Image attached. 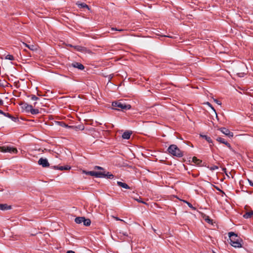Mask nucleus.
Returning a JSON list of instances; mask_svg holds the SVG:
<instances>
[{
  "mask_svg": "<svg viewBox=\"0 0 253 253\" xmlns=\"http://www.w3.org/2000/svg\"><path fill=\"white\" fill-rule=\"evenodd\" d=\"M180 201H182L184 203L187 204V202H188L187 201H185V200H182V199H179Z\"/></svg>",
  "mask_w": 253,
  "mask_h": 253,
  "instance_id": "obj_45",
  "label": "nucleus"
},
{
  "mask_svg": "<svg viewBox=\"0 0 253 253\" xmlns=\"http://www.w3.org/2000/svg\"><path fill=\"white\" fill-rule=\"evenodd\" d=\"M117 184L119 186L122 187L124 188L130 189V187H129V186L125 183H123L121 181H118Z\"/></svg>",
  "mask_w": 253,
  "mask_h": 253,
  "instance_id": "obj_16",
  "label": "nucleus"
},
{
  "mask_svg": "<svg viewBox=\"0 0 253 253\" xmlns=\"http://www.w3.org/2000/svg\"><path fill=\"white\" fill-rule=\"evenodd\" d=\"M82 130H83L84 129V127H83V128H81Z\"/></svg>",
  "mask_w": 253,
  "mask_h": 253,
  "instance_id": "obj_57",
  "label": "nucleus"
},
{
  "mask_svg": "<svg viewBox=\"0 0 253 253\" xmlns=\"http://www.w3.org/2000/svg\"><path fill=\"white\" fill-rule=\"evenodd\" d=\"M83 172L86 174H88V171H86L85 170H83Z\"/></svg>",
  "mask_w": 253,
  "mask_h": 253,
  "instance_id": "obj_46",
  "label": "nucleus"
},
{
  "mask_svg": "<svg viewBox=\"0 0 253 253\" xmlns=\"http://www.w3.org/2000/svg\"><path fill=\"white\" fill-rule=\"evenodd\" d=\"M31 98L33 100H39V98L37 97H36L35 95H32Z\"/></svg>",
  "mask_w": 253,
  "mask_h": 253,
  "instance_id": "obj_32",
  "label": "nucleus"
},
{
  "mask_svg": "<svg viewBox=\"0 0 253 253\" xmlns=\"http://www.w3.org/2000/svg\"><path fill=\"white\" fill-rule=\"evenodd\" d=\"M253 215V211H250L247 212L244 215L243 217L245 218H251Z\"/></svg>",
  "mask_w": 253,
  "mask_h": 253,
  "instance_id": "obj_19",
  "label": "nucleus"
},
{
  "mask_svg": "<svg viewBox=\"0 0 253 253\" xmlns=\"http://www.w3.org/2000/svg\"><path fill=\"white\" fill-rule=\"evenodd\" d=\"M38 163L39 165H41L44 168L48 167L49 166V164L46 159L41 158L39 159Z\"/></svg>",
  "mask_w": 253,
  "mask_h": 253,
  "instance_id": "obj_5",
  "label": "nucleus"
},
{
  "mask_svg": "<svg viewBox=\"0 0 253 253\" xmlns=\"http://www.w3.org/2000/svg\"><path fill=\"white\" fill-rule=\"evenodd\" d=\"M30 112L32 114H37L39 113V110L33 109V108H32Z\"/></svg>",
  "mask_w": 253,
  "mask_h": 253,
  "instance_id": "obj_25",
  "label": "nucleus"
},
{
  "mask_svg": "<svg viewBox=\"0 0 253 253\" xmlns=\"http://www.w3.org/2000/svg\"><path fill=\"white\" fill-rule=\"evenodd\" d=\"M244 70L239 71L237 73V74L239 76V77H242V74H243L244 73Z\"/></svg>",
  "mask_w": 253,
  "mask_h": 253,
  "instance_id": "obj_28",
  "label": "nucleus"
},
{
  "mask_svg": "<svg viewBox=\"0 0 253 253\" xmlns=\"http://www.w3.org/2000/svg\"><path fill=\"white\" fill-rule=\"evenodd\" d=\"M219 129L221 131L222 133H223L225 135L228 136L229 137H232L233 136V132H230L228 129L225 127H221L219 128Z\"/></svg>",
  "mask_w": 253,
  "mask_h": 253,
  "instance_id": "obj_6",
  "label": "nucleus"
},
{
  "mask_svg": "<svg viewBox=\"0 0 253 253\" xmlns=\"http://www.w3.org/2000/svg\"><path fill=\"white\" fill-rule=\"evenodd\" d=\"M248 180L249 182L250 183V185L252 186H253V182L249 179H248Z\"/></svg>",
  "mask_w": 253,
  "mask_h": 253,
  "instance_id": "obj_38",
  "label": "nucleus"
},
{
  "mask_svg": "<svg viewBox=\"0 0 253 253\" xmlns=\"http://www.w3.org/2000/svg\"><path fill=\"white\" fill-rule=\"evenodd\" d=\"M58 123L62 126H64V127H69V128L73 127V126H68L67 125L63 123V122H58Z\"/></svg>",
  "mask_w": 253,
  "mask_h": 253,
  "instance_id": "obj_26",
  "label": "nucleus"
},
{
  "mask_svg": "<svg viewBox=\"0 0 253 253\" xmlns=\"http://www.w3.org/2000/svg\"><path fill=\"white\" fill-rule=\"evenodd\" d=\"M0 113L3 114V115H6L5 113H3L1 110H0Z\"/></svg>",
  "mask_w": 253,
  "mask_h": 253,
  "instance_id": "obj_47",
  "label": "nucleus"
},
{
  "mask_svg": "<svg viewBox=\"0 0 253 253\" xmlns=\"http://www.w3.org/2000/svg\"><path fill=\"white\" fill-rule=\"evenodd\" d=\"M53 168L54 169H59V170H69V169H71V167H70L69 166H66L65 167H63V166H60V167L54 166V167H53Z\"/></svg>",
  "mask_w": 253,
  "mask_h": 253,
  "instance_id": "obj_10",
  "label": "nucleus"
},
{
  "mask_svg": "<svg viewBox=\"0 0 253 253\" xmlns=\"http://www.w3.org/2000/svg\"><path fill=\"white\" fill-rule=\"evenodd\" d=\"M5 114L6 115H4V116H7V117H9V118H10L11 117H12V116H11L9 114H8V113H7V114L5 113Z\"/></svg>",
  "mask_w": 253,
  "mask_h": 253,
  "instance_id": "obj_39",
  "label": "nucleus"
},
{
  "mask_svg": "<svg viewBox=\"0 0 253 253\" xmlns=\"http://www.w3.org/2000/svg\"><path fill=\"white\" fill-rule=\"evenodd\" d=\"M112 217H113V218H115V219L116 220H120V221H124V220H122V219H121L119 218L118 217H115V216H112Z\"/></svg>",
  "mask_w": 253,
  "mask_h": 253,
  "instance_id": "obj_36",
  "label": "nucleus"
},
{
  "mask_svg": "<svg viewBox=\"0 0 253 253\" xmlns=\"http://www.w3.org/2000/svg\"><path fill=\"white\" fill-rule=\"evenodd\" d=\"M77 5H78L79 7H80L81 8H87L88 10H90V8L89 7V6L86 4L85 3H79V2H77L76 3Z\"/></svg>",
  "mask_w": 253,
  "mask_h": 253,
  "instance_id": "obj_18",
  "label": "nucleus"
},
{
  "mask_svg": "<svg viewBox=\"0 0 253 253\" xmlns=\"http://www.w3.org/2000/svg\"><path fill=\"white\" fill-rule=\"evenodd\" d=\"M74 48L78 51L83 52L87 50V48L81 46H74Z\"/></svg>",
  "mask_w": 253,
  "mask_h": 253,
  "instance_id": "obj_15",
  "label": "nucleus"
},
{
  "mask_svg": "<svg viewBox=\"0 0 253 253\" xmlns=\"http://www.w3.org/2000/svg\"><path fill=\"white\" fill-rule=\"evenodd\" d=\"M213 253H215L214 252H213Z\"/></svg>",
  "mask_w": 253,
  "mask_h": 253,
  "instance_id": "obj_58",
  "label": "nucleus"
},
{
  "mask_svg": "<svg viewBox=\"0 0 253 253\" xmlns=\"http://www.w3.org/2000/svg\"><path fill=\"white\" fill-rule=\"evenodd\" d=\"M230 238V244L234 248H241L242 247L243 240L239 237L237 234L234 232H229L228 233Z\"/></svg>",
  "mask_w": 253,
  "mask_h": 253,
  "instance_id": "obj_1",
  "label": "nucleus"
},
{
  "mask_svg": "<svg viewBox=\"0 0 253 253\" xmlns=\"http://www.w3.org/2000/svg\"><path fill=\"white\" fill-rule=\"evenodd\" d=\"M0 151L2 152H13L14 153H16L17 152V150L16 148L8 146L0 147Z\"/></svg>",
  "mask_w": 253,
  "mask_h": 253,
  "instance_id": "obj_4",
  "label": "nucleus"
},
{
  "mask_svg": "<svg viewBox=\"0 0 253 253\" xmlns=\"http://www.w3.org/2000/svg\"><path fill=\"white\" fill-rule=\"evenodd\" d=\"M243 67L244 68H245V69H244L245 71L246 70V69H247V67H245V66L244 65H243Z\"/></svg>",
  "mask_w": 253,
  "mask_h": 253,
  "instance_id": "obj_54",
  "label": "nucleus"
},
{
  "mask_svg": "<svg viewBox=\"0 0 253 253\" xmlns=\"http://www.w3.org/2000/svg\"><path fill=\"white\" fill-rule=\"evenodd\" d=\"M202 216L207 222L211 224H213L212 220L210 219L209 216H207L206 214L204 213H202Z\"/></svg>",
  "mask_w": 253,
  "mask_h": 253,
  "instance_id": "obj_17",
  "label": "nucleus"
},
{
  "mask_svg": "<svg viewBox=\"0 0 253 253\" xmlns=\"http://www.w3.org/2000/svg\"><path fill=\"white\" fill-rule=\"evenodd\" d=\"M84 218V217H78L75 218V221L77 223L80 224L83 222Z\"/></svg>",
  "mask_w": 253,
  "mask_h": 253,
  "instance_id": "obj_22",
  "label": "nucleus"
},
{
  "mask_svg": "<svg viewBox=\"0 0 253 253\" xmlns=\"http://www.w3.org/2000/svg\"><path fill=\"white\" fill-rule=\"evenodd\" d=\"M94 169H98V170H104V168H103L102 167H99V166H95Z\"/></svg>",
  "mask_w": 253,
  "mask_h": 253,
  "instance_id": "obj_29",
  "label": "nucleus"
},
{
  "mask_svg": "<svg viewBox=\"0 0 253 253\" xmlns=\"http://www.w3.org/2000/svg\"><path fill=\"white\" fill-rule=\"evenodd\" d=\"M102 176L107 177V178H112L114 177V175L112 174H109V172H107V173H104V175H102Z\"/></svg>",
  "mask_w": 253,
  "mask_h": 253,
  "instance_id": "obj_24",
  "label": "nucleus"
},
{
  "mask_svg": "<svg viewBox=\"0 0 253 253\" xmlns=\"http://www.w3.org/2000/svg\"><path fill=\"white\" fill-rule=\"evenodd\" d=\"M164 37H169V38H172L173 37H170V36H164Z\"/></svg>",
  "mask_w": 253,
  "mask_h": 253,
  "instance_id": "obj_51",
  "label": "nucleus"
},
{
  "mask_svg": "<svg viewBox=\"0 0 253 253\" xmlns=\"http://www.w3.org/2000/svg\"><path fill=\"white\" fill-rule=\"evenodd\" d=\"M67 45L70 46V47H74V46H73V45H72L71 44H68Z\"/></svg>",
  "mask_w": 253,
  "mask_h": 253,
  "instance_id": "obj_52",
  "label": "nucleus"
},
{
  "mask_svg": "<svg viewBox=\"0 0 253 253\" xmlns=\"http://www.w3.org/2000/svg\"><path fill=\"white\" fill-rule=\"evenodd\" d=\"M23 44H24L27 47H28L29 49H30V50H32V51H37L38 49L39 46L37 45H33V44L30 45L24 42H23Z\"/></svg>",
  "mask_w": 253,
  "mask_h": 253,
  "instance_id": "obj_9",
  "label": "nucleus"
},
{
  "mask_svg": "<svg viewBox=\"0 0 253 253\" xmlns=\"http://www.w3.org/2000/svg\"><path fill=\"white\" fill-rule=\"evenodd\" d=\"M192 162L196 165H199L202 162V161L197 159L196 157H193L192 158Z\"/></svg>",
  "mask_w": 253,
  "mask_h": 253,
  "instance_id": "obj_20",
  "label": "nucleus"
},
{
  "mask_svg": "<svg viewBox=\"0 0 253 253\" xmlns=\"http://www.w3.org/2000/svg\"><path fill=\"white\" fill-rule=\"evenodd\" d=\"M112 78H113V75H110L109 76V79H110V80L111 79H112Z\"/></svg>",
  "mask_w": 253,
  "mask_h": 253,
  "instance_id": "obj_48",
  "label": "nucleus"
},
{
  "mask_svg": "<svg viewBox=\"0 0 253 253\" xmlns=\"http://www.w3.org/2000/svg\"><path fill=\"white\" fill-rule=\"evenodd\" d=\"M118 31H124L123 29H119V30H118Z\"/></svg>",
  "mask_w": 253,
  "mask_h": 253,
  "instance_id": "obj_53",
  "label": "nucleus"
},
{
  "mask_svg": "<svg viewBox=\"0 0 253 253\" xmlns=\"http://www.w3.org/2000/svg\"><path fill=\"white\" fill-rule=\"evenodd\" d=\"M200 135L201 137L205 138L209 143H212V140H211V138L210 137H209V136H208L207 135H206L200 134Z\"/></svg>",
  "mask_w": 253,
  "mask_h": 253,
  "instance_id": "obj_21",
  "label": "nucleus"
},
{
  "mask_svg": "<svg viewBox=\"0 0 253 253\" xmlns=\"http://www.w3.org/2000/svg\"><path fill=\"white\" fill-rule=\"evenodd\" d=\"M11 209V206H8L6 204H0V210H10Z\"/></svg>",
  "mask_w": 253,
  "mask_h": 253,
  "instance_id": "obj_13",
  "label": "nucleus"
},
{
  "mask_svg": "<svg viewBox=\"0 0 253 253\" xmlns=\"http://www.w3.org/2000/svg\"><path fill=\"white\" fill-rule=\"evenodd\" d=\"M85 52H87L88 53H91V51L90 50L87 49V50H86Z\"/></svg>",
  "mask_w": 253,
  "mask_h": 253,
  "instance_id": "obj_43",
  "label": "nucleus"
},
{
  "mask_svg": "<svg viewBox=\"0 0 253 253\" xmlns=\"http://www.w3.org/2000/svg\"><path fill=\"white\" fill-rule=\"evenodd\" d=\"M3 104V101L2 100L0 99V104L2 105Z\"/></svg>",
  "mask_w": 253,
  "mask_h": 253,
  "instance_id": "obj_49",
  "label": "nucleus"
},
{
  "mask_svg": "<svg viewBox=\"0 0 253 253\" xmlns=\"http://www.w3.org/2000/svg\"><path fill=\"white\" fill-rule=\"evenodd\" d=\"M222 170L225 172V174L226 175L228 176V177H229V174H228L226 172V169L225 168H223L222 169Z\"/></svg>",
  "mask_w": 253,
  "mask_h": 253,
  "instance_id": "obj_40",
  "label": "nucleus"
},
{
  "mask_svg": "<svg viewBox=\"0 0 253 253\" xmlns=\"http://www.w3.org/2000/svg\"><path fill=\"white\" fill-rule=\"evenodd\" d=\"M216 140L220 143L225 144L230 149L231 148V145H230V144L229 143H228L227 141H225L224 140V139L223 138H222L221 137H219L217 138Z\"/></svg>",
  "mask_w": 253,
  "mask_h": 253,
  "instance_id": "obj_12",
  "label": "nucleus"
},
{
  "mask_svg": "<svg viewBox=\"0 0 253 253\" xmlns=\"http://www.w3.org/2000/svg\"><path fill=\"white\" fill-rule=\"evenodd\" d=\"M132 132L131 131H126L122 135V137L124 139H128L130 138V135Z\"/></svg>",
  "mask_w": 253,
  "mask_h": 253,
  "instance_id": "obj_14",
  "label": "nucleus"
},
{
  "mask_svg": "<svg viewBox=\"0 0 253 253\" xmlns=\"http://www.w3.org/2000/svg\"><path fill=\"white\" fill-rule=\"evenodd\" d=\"M137 201H138L140 203H143L144 204H147L145 202H143V201H140V200H137Z\"/></svg>",
  "mask_w": 253,
  "mask_h": 253,
  "instance_id": "obj_44",
  "label": "nucleus"
},
{
  "mask_svg": "<svg viewBox=\"0 0 253 253\" xmlns=\"http://www.w3.org/2000/svg\"><path fill=\"white\" fill-rule=\"evenodd\" d=\"M215 188H216L217 190H218V191H220L221 192H222L223 194H224V192H223V191L221 190H220V189H219L218 187H215Z\"/></svg>",
  "mask_w": 253,
  "mask_h": 253,
  "instance_id": "obj_41",
  "label": "nucleus"
},
{
  "mask_svg": "<svg viewBox=\"0 0 253 253\" xmlns=\"http://www.w3.org/2000/svg\"><path fill=\"white\" fill-rule=\"evenodd\" d=\"M83 222H84V225H85V226H89L91 223V221L89 219H85V218H84Z\"/></svg>",
  "mask_w": 253,
  "mask_h": 253,
  "instance_id": "obj_23",
  "label": "nucleus"
},
{
  "mask_svg": "<svg viewBox=\"0 0 253 253\" xmlns=\"http://www.w3.org/2000/svg\"><path fill=\"white\" fill-rule=\"evenodd\" d=\"M175 197L176 198H177V199H178V200H179V199H179L178 197H177L176 196H175Z\"/></svg>",
  "mask_w": 253,
  "mask_h": 253,
  "instance_id": "obj_55",
  "label": "nucleus"
},
{
  "mask_svg": "<svg viewBox=\"0 0 253 253\" xmlns=\"http://www.w3.org/2000/svg\"><path fill=\"white\" fill-rule=\"evenodd\" d=\"M22 105V108L24 109L27 112H31L33 108L32 105L27 104L26 103H23Z\"/></svg>",
  "mask_w": 253,
  "mask_h": 253,
  "instance_id": "obj_11",
  "label": "nucleus"
},
{
  "mask_svg": "<svg viewBox=\"0 0 253 253\" xmlns=\"http://www.w3.org/2000/svg\"><path fill=\"white\" fill-rule=\"evenodd\" d=\"M71 66L74 68H77L79 70H83L84 69V66L79 62H74L71 64Z\"/></svg>",
  "mask_w": 253,
  "mask_h": 253,
  "instance_id": "obj_8",
  "label": "nucleus"
},
{
  "mask_svg": "<svg viewBox=\"0 0 253 253\" xmlns=\"http://www.w3.org/2000/svg\"><path fill=\"white\" fill-rule=\"evenodd\" d=\"M168 151L170 154L178 157H181L183 155V152L175 145H170Z\"/></svg>",
  "mask_w": 253,
  "mask_h": 253,
  "instance_id": "obj_2",
  "label": "nucleus"
},
{
  "mask_svg": "<svg viewBox=\"0 0 253 253\" xmlns=\"http://www.w3.org/2000/svg\"><path fill=\"white\" fill-rule=\"evenodd\" d=\"M111 29H112V30H116V31H118V29H115V28H111Z\"/></svg>",
  "mask_w": 253,
  "mask_h": 253,
  "instance_id": "obj_50",
  "label": "nucleus"
},
{
  "mask_svg": "<svg viewBox=\"0 0 253 253\" xmlns=\"http://www.w3.org/2000/svg\"><path fill=\"white\" fill-rule=\"evenodd\" d=\"M205 104L208 105L209 107H210L213 111L215 110L214 108L211 106V103H210L209 102H207L206 103H205Z\"/></svg>",
  "mask_w": 253,
  "mask_h": 253,
  "instance_id": "obj_31",
  "label": "nucleus"
},
{
  "mask_svg": "<svg viewBox=\"0 0 253 253\" xmlns=\"http://www.w3.org/2000/svg\"><path fill=\"white\" fill-rule=\"evenodd\" d=\"M112 105L114 107H118L121 108L122 109H130L131 108L130 105L123 104L120 102H112Z\"/></svg>",
  "mask_w": 253,
  "mask_h": 253,
  "instance_id": "obj_3",
  "label": "nucleus"
},
{
  "mask_svg": "<svg viewBox=\"0 0 253 253\" xmlns=\"http://www.w3.org/2000/svg\"><path fill=\"white\" fill-rule=\"evenodd\" d=\"M213 112H214V114H215V118L216 119V120H217V121H218L219 119H218V116H217V113H216V112L215 110H214Z\"/></svg>",
  "mask_w": 253,
  "mask_h": 253,
  "instance_id": "obj_35",
  "label": "nucleus"
},
{
  "mask_svg": "<svg viewBox=\"0 0 253 253\" xmlns=\"http://www.w3.org/2000/svg\"><path fill=\"white\" fill-rule=\"evenodd\" d=\"M213 101H214L216 103H217L218 105H221V102H220L219 101L217 100V99H214V98H213Z\"/></svg>",
  "mask_w": 253,
  "mask_h": 253,
  "instance_id": "obj_33",
  "label": "nucleus"
},
{
  "mask_svg": "<svg viewBox=\"0 0 253 253\" xmlns=\"http://www.w3.org/2000/svg\"><path fill=\"white\" fill-rule=\"evenodd\" d=\"M218 169V167H217V166H214V167H212L210 168V169L211 170L216 169Z\"/></svg>",
  "mask_w": 253,
  "mask_h": 253,
  "instance_id": "obj_34",
  "label": "nucleus"
},
{
  "mask_svg": "<svg viewBox=\"0 0 253 253\" xmlns=\"http://www.w3.org/2000/svg\"><path fill=\"white\" fill-rule=\"evenodd\" d=\"M10 118H11V119L14 121V122H16L17 120H18V119L15 118V117H13L12 116V117H11Z\"/></svg>",
  "mask_w": 253,
  "mask_h": 253,
  "instance_id": "obj_37",
  "label": "nucleus"
},
{
  "mask_svg": "<svg viewBox=\"0 0 253 253\" xmlns=\"http://www.w3.org/2000/svg\"><path fill=\"white\" fill-rule=\"evenodd\" d=\"M187 205L190 207L191 208V209H192L193 210H196V208L192 206V205L189 203V202H187Z\"/></svg>",
  "mask_w": 253,
  "mask_h": 253,
  "instance_id": "obj_30",
  "label": "nucleus"
},
{
  "mask_svg": "<svg viewBox=\"0 0 253 253\" xmlns=\"http://www.w3.org/2000/svg\"><path fill=\"white\" fill-rule=\"evenodd\" d=\"M5 59H9V60H14V57H13V56L12 55L8 54V55L6 56Z\"/></svg>",
  "mask_w": 253,
  "mask_h": 253,
  "instance_id": "obj_27",
  "label": "nucleus"
},
{
  "mask_svg": "<svg viewBox=\"0 0 253 253\" xmlns=\"http://www.w3.org/2000/svg\"><path fill=\"white\" fill-rule=\"evenodd\" d=\"M37 104V102H35V103H34V106H36V105Z\"/></svg>",
  "mask_w": 253,
  "mask_h": 253,
  "instance_id": "obj_56",
  "label": "nucleus"
},
{
  "mask_svg": "<svg viewBox=\"0 0 253 253\" xmlns=\"http://www.w3.org/2000/svg\"><path fill=\"white\" fill-rule=\"evenodd\" d=\"M67 253H75V252L73 251H68L67 252Z\"/></svg>",
  "mask_w": 253,
  "mask_h": 253,
  "instance_id": "obj_42",
  "label": "nucleus"
},
{
  "mask_svg": "<svg viewBox=\"0 0 253 253\" xmlns=\"http://www.w3.org/2000/svg\"><path fill=\"white\" fill-rule=\"evenodd\" d=\"M88 175L94 176L96 177H100L102 175H104V172H96L94 171H90L88 172Z\"/></svg>",
  "mask_w": 253,
  "mask_h": 253,
  "instance_id": "obj_7",
  "label": "nucleus"
}]
</instances>
